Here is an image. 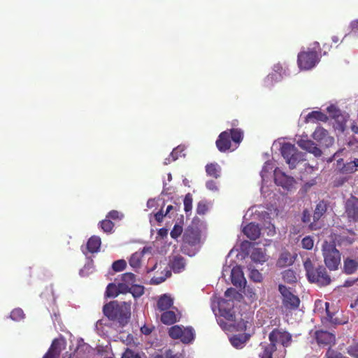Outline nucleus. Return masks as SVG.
Wrapping results in <instances>:
<instances>
[{
	"label": "nucleus",
	"mask_w": 358,
	"mask_h": 358,
	"mask_svg": "<svg viewBox=\"0 0 358 358\" xmlns=\"http://www.w3.org/2000/svg\"><path fill=\"white\" fill-rule=\"evenodd\" d=\"M231 282L236 287H245L246 280L240 266L234 267L231 271Z\"/></svg>",
	"instance_id": "obj_16"
},
{
	"label": "nucleus",
	"mask_w": 358,
	"mask_h": 358,
	"mask_svg": "<svg viewBox=\"0 0 358 358\" xmlns=\"http://www.w3.org/2000/svg\"><path fill=\"white\" fill-rule=\"evenodd\" d=\"M183 151L184 149L182 146H178L177 148H174L170 154V157L172 158V161H176L182 155L184 156L185 155L182 154Z\"/></svg>",
	"instance_id": "obj_49"
},
{
	"label": "nucleus",
	"mask_w": 358,
	"mask_h": 358,
	"mask_svg": "<svg viewBox=\"0 0 358 358\" xmlns=\"http://www.w3.org/2000/svg\"><path fill=\"white\" fill-rule=\"evenodd\" d=\"M317 49H320V44L315 42L312 48H308L298 54L297 63L300 69L310 70L319 62L320 56Z\"/></svg>",
	"instance_id": "obj_5"
},
{
	"label": "nucleus",
	"mask_w": 358,
	"mask_h": 358,
	"mask_svg": "<svg viewBox=\"0 0 358 358\" xmlns=\"http://www.w3.org/2000/svg\"><path fill=\"white\" fill-rule=\"evenodd\" d=\"M278 79V76L276 73H273L267 76L265 79V83L266 85H271L273 81H276Z\"/></svg>",
	"instance_id": "obj_56"
},
{
	"label": "nucleus",
	"mask_w": 358,
	"mask_h": 358,
	"mask_svg": "<svg viewBox=\"0 0 358 358\" xmlns=\"http://www.w3.org/2000/svg\"><path fill=\"white\" fill-rule=\"evenodd\" d=\"M325 310L327 313V320L334 325L344 324L348 322V320H341L338 317H334L335 313L331 312L329 310V303H325Z\"/></svg>",
	"instance_id": "obj_25"
},
{
	"label": "nucleus",
	"mask_w": 358,
	"mask_h": 358,
	"mask_svg": "<svg viewBox=\"0 0 358 358\" xmlns=\"http://www.w3.org/2000/svg\"><path fill=\"white\" fill-rule=\"evenodd\" d=\"M237 326L239 330L244 331L246 329L247 327V322L244 321L243 320H241Z\"/></svg>",
	"instance_id": "obj_62"
},
{
	"label": "nucleus",
	"mask_w": 358,
	"mask_h": 358,
	"mask_svg": "<svg viewBox=\"0 0 358 358\" xmlns=\"http://www.w3.org/2000/svg\"><path fill=\"white\" fill-rule=\"evenodd\" d=\"M314 241L312 237L307 236L301 241V245L303 248L306 250H311L313 248Z\"/></svg>",
	"instance_id": "obj_45"
},
{
	"label": "nucleus",
	"mask_w": 358,
	"mask_h": 358,
	"mask_svg": "<svg viewBox=\"0 0 358 358\" xmlns=\"http://www.w3.org/2000/svg\"><path fill=\"white\" fill-rule=\"evenodd\" d=\"M99 226L104 232L111 233L114 227V223L106 217L105 220L99 222Z\"/></svg>",
	"instance_id": "obj_36"
},
{
	"label": "nucleus",
	"mask_w": 358,
	"mask_h": 358,
	"mask_svg": "<svg viewBox=\"0 0 358 358\" xmlns=\"http://www.w3.org/2000/svg\"><path fill=\"white\" fill-rule=\"evenodd\" d=\"M205 169L206 174L208 176L216 179L220 177L222 169L217 163L214 162L207 164Z\"/></svg>",
	"instance_id": "obj_23"
},
{
	"label": "nucleus",
	"mask_w": 358,
	"mask_h": 358,
	"mask_svg": "<svg viewBox=\"0 0 358 358\" xmlns=\"http://www.w3.org/2000/svg\"><path fill=\"white\" fill-rule=\"evenodd\" d=\"M130 293L134 298H138L144 294V287L142 285H133L130 287Z\"/></svg>",
	"instance_id": "obj_39"
},
{
	"label": "nucleus",
	"mask_w": 358,
	"mask_h": 358,
	"mask_svg": "<svg viewBox=\"0 0 358 358\" xmlns=\"http://www.w3.org/2000/svg\"><path fill=\"white\" fill-rule=\"evenodd\" d=\"M201 235L197 228L188 227L182 236V243L181 251L188 256H193L196 254L195 247L200 243Z\"/></svg>",
	"instance_id": "obj_4"
},
{
	"label": "nucleus",
	"mask_w": 358,
	"mask_h": 358,
	"mask_svg": "<svg viewBox=\"0 0 358 358\" xmlns=\"http://www.w3.org/2000/svg\"><path fill=\"white\" fill-rule=\"evenodd\" d=\"M126 266H127V262L124 259H119V260L115 261L112 265L113 269L116 272L123 271L126 268Z\"/></svg>",
	"instance_id": "obj_42"
},
{
	"label": "nucleus",
	"mask_w": 358,
	"mask_h": 358,
	"mask_svg": "<svg viewBox=\"0 0 358 358\" xmlns=\"http://www.w3.org/2000/svg\"><path fill=\"white\" fill-rule=\"evenodd\" d=\"M101 244L100 237L92 236L90 237L87 243V248L90 253H95L99 252Z\"/></svg>",
	"instance_id": "obj_24"
},
{
	"label": "nucleus",
	"mask_w": 358,
	"mask_h": 358,
	"mask_svg": "<svg viewBox=\"0 0 358 358\" xmlns=\"http://www.w3.org/2000/svg\"><path fill=\"white\" fill-rule=\"evenodd\" d=\"M245 341V336L243 335L234 336L230 338L231 344L236 348H241Z\"/></svg>",
	"instance_id": "obj_34"
},
{
	"label": "nucleus",
	"mask_w": 358,
	"mask_h": 358,
	"mask_svg": "<svg viewBox=\"0 0 358 358\" xmlns=\"http://www.w3.org/2000/svg\"><path fill=\"white\" fill-rule=\"evenodd\" d=\"M280 152L291 169L296 168L297 164L303 160V155L289 143H285L281 146Z\"/></svg>",
	"instance_id": "obj_8"
},
{
	"label": "nucleus",
	"mask_w": 358,
	"mask_h": 358,
	"mask_svg": "<svg viewBox=\"0 0 358 358\" xmlns=\"http://www.w3.org/2000/svg\"><path fill=\"white\" fill-rule=\"evenodd\" d=\"M322 255L327 267L331 271H336L341 264V253L336 249L334 242L325 241L322 244Z\"/></svg>",
	"instance_id": "obj_6"
},
{
	"label": "nucleus",
	"mask_w": 358,
	"mask_h": 358,
	"mask_svg": "<svg viewBox=\"0 0 358 358\" xmlns=\"http://www.w3.org/2000/svg\"><path fill=\"white\" fill-rule=\"evenodd\" d=\"M303 266L310 282L315 283L320 287L327 286L331 283V277L324 266L314 265L309 258L304 261Z\"/></svg>",
	"instance_id": "obj_2"
},
{
	"label": "nucleus",
	"mask_w": 358,
	"mask_h": 358,
	"mask_svg": "<svg viewBox=\"0 0 358 358\" xmlns=\"http://www.w3.org/2000/svg\"><path fill=\"white\" fill-rule=\"evenodd\" d=\"M308 120H315L321 122H327L328 120V117L326 114L320 112V111H312L309 113L307 115Z\"/></svg>",
	"instance_id": "obj_32"
},
{
	"label": "nucleus",
	"mask_w": 358,
	"mask_h": 358,
	"mask_svg": "<svg viewBox=\"0 0 358 358\" xmlns=\"http://www.w3.org/2000/svg\"><path fill=\"white\" fill-rule=\"evenodd\" d=\"M345 208L348 219L354 222H358V199L352 196L348 199Z\"/></svg>",
	"instance_id": "obj_12"
},
{
	"label": "nucleus",
	"mask_w": 358,
	"mask_h": 358,
	"mask_svg": "<svg viewBox=\"0 0 358 358\" xmlns=\"http://www.w3.org/2000/svg\"><path fill=\"white\" fill-rule=\"evenodd\" d=\"M252 260L257 263L266 262V256L261 248H255L250 255Z\"/></svg>",
	"instance_id": "obj_30"
},
{
	"label": "nucleus",
	"mask_w": 358,
	"mask_h": 358,
	"mask_svg": "<svg viewBox=\"0 0 358 358\" xmlns=\"http://www.w3.org/2000/svg\"><path fill=\"white\" fill-rule=\"evenodd\" d=\"M346 357L343 355L342 353L336 351L331 348V347L329 348L327 351L326 352L324 355V358H345Z\"/></svg>",
	"instance_id": "obj_44"
},
{
	"label": "nucleus",
	"mask_w": 358,
	"mask_h": 358,
	"mask_svg": "<svg viewBox=\"0 0 358 358\" xmlns=\"http://www.w3.org/2000/svg\"><path fill=\"white\" fill-rule=\"evenodd\" d=\"M244 133L241 129L233 128L227 129L220 134L216 140L215 145L218 150L225 152L231 149V141L239 145L243 139Z\"/></svg>",
	"instance_id": "obj_3"
},
{
	"label": "nucleus",
	"mask_w": 358,
	"mask_h": 358,
	"mask_svg": "<svg viewBox=\"0 0 358 358\" xmlns=\"http://www.w3.org/2000/svg\"><path fill=\"white\" fill-rule=\"evenodd\" d=\"M350 28L352 31L358 30V20H355L351 22Z\"/></svg>",
	"instance_id": "obj_64"
},
{
	"label": "nucleus",
	"mask_w": 358,
	"mask_h": 358,
	"mask_svg": "<svg viewBox=\"0 0 358 358\" xmlns=\"http://www.w3.org/2000/svg\"><path fill=\"white\" fill-rule=\"evenodd\" d=\"M178 320V317L175 311L166 310L161 315V322L166 325H171Z\"/></svg>",
	"instance_id": "obj_19"
},
{
	"label": "nucleus",
	"mask_w": 358,
	"mask_h": 358,
	"mask_svg": "<svg viewBox=\"0 0 358 358\" xmlns=\"http://www.w3.org/2000/svg\"><path fill=\"white\" fill-rule=\"evenodd\" d=\"M165 213H164L162 210L158 211L155 214V218L157 222H162L164 217H166Z\"/></svg>",
	"instance_id": "obj_58"
},
{
	"label": "nucleus",
	"mask_w": 358,
	"mask_h": 358,
	"mask_svg": "<svg viewBox=\"0 0 358 358\" xmlns=\"http://www.w3.org/2000/svg\"><path fill=\"white\" fill-rule=\"evenodd\" d=\"M143 257L142 252H135L131 255L129 259V265L134 268H138L141 266V259Z\"/></svg>",
	"instance_id": "obj_31"
},
{
	"label": "nucleus",
	"mask_w": 358,
	"mask_h": 358,
	"mask_svg": "<svg viewBox=\"0 0 358 358\" xmlns=\"http://www.w3.org/2000/svg\"><path fill=\"white\" fill-rule=\"evenodd\" d=\"M358 264L353 259H346L344 262V271L347 274H352L357 269Z\"/></svg>",
	"instance_id": "obj_33"
},
{
	"label": "nucleus",
	"mask_w": 358,
	"mask_h": 358,
	"mask_svg": "<svg viewBox=\"0 0 358 358\" xmlns=\"http://www.w3.org/2000/svg\"><path fill=\"white\" fill-rule=\"evenodd\" d=\"M328 204L324 201H320L315 207V209L313 213V220L314 221L319 220L327 212Z\"/></svg>",
	"instance_id": "obj_26"
},
{
	"label": "nucleus",
	"mask_w": 358,
	"mask_h": 358,
	"mask_svg": "<svg viewBox=\"0 0 358 358\" xmlns=\"http://www.w3.org/2000/svg\"><path fill=\"white\" fill-rule=\"evenodd\" d=\"M182 334L181 336L179 338V339L183 343H189L191 341L194 340V334L193 329L192 327H186L182 329Z\"/></svg>",
	"instance_id": "obj_28"
},
{
	"label": "nucleus",
	"mask_w": 358,
	"mask_h": 358,
	"mask_svg": "<svg viewBox=\"0 0 358 358\" xmlns=\"http://www.w3.org/2000/svg\"><path fill=\"white\" fill-rule=\"evenodd\" d=\"M356 171V168H354L352 161L344 164L341 169V172L343 173H352Z\"/></svg>",
	"instance_id": "obj_47"
},
{
	"label": "nucleus",
	"mask_w": 358,
	"mask_h": 358,
	"mask_svg": "<svg viewBox=\"0 0 358 358\" xmlns=\"http://www.w3.org/2000/svg\"><path fill=\"white\" fill-rule=\"evenodd\" d=\"M173 304V299L167 295H162L157 301V308L160 311L169 310Z\"/></svg>",
	"instance_id": "obj_22"
},
{
	"label": "nucleus",
	"mask_w": 358,
	"mask_h": 358,
	"mask_svg": "<svg viewBox=\"0 0 358 358\" xmlns=\"http://www.w3.org/2000/svg\"><path fill=\"white\" fill-rule=\"evenodd\" d=\"M182 226L176 224L173 226V228L171 231L170 235L171 237L173 239H177L182 233Z\"/></svg>",
	"instance_id": "obj_46"
},
{
	"label": "nucleus",
	"mask_w": 358,
	"mask_h": 358,
	"mask_svg": "<svg viewBox=\"0 0 358 358\" xmlns=\"http://www.w3.org/2000/svg\"><path fill=\"white\" fill-rule=\"evenodd\" d=\"M262 348L263 349L262 352L259 354V358H273V353L275 351H273L261 344Z\"/></svg>",
	"instance_id": "obj_51"
},
{
	"label": "nucleus",
	"mask_w": 358,
	"mask_h": 358,
	"mask_svg": "<svg viewBox=\"0 0 358 358\" xmlns=\"http://www.w3.org/2000/svg\"><path fill=\"white\" fill-rule=\"evenodd\" d=\"M117 286L115 283H109L105 292V296L108 298H115L119 295Z\"/></svg>",
	"instance_id": "obj_35"
},
{
	"label": "nucleus",
	"mask_w": 358,
	"mask_h": 358,
	"mask_svg": "<svg viewBox=\"0 0 358 358\" xmlns=\"http://www.w3.org/2000/svg\"><path fill=\"white\" fill-rule=\"evenodd\" d=\"M297 145L303 150L314 155L315 157H320L322 150L311 140L301 138L297 141Z\"/></svg>",
	"instance_id": "obj_14"
},
{
	"label": "nucleus",
	"mask_w": 358,
	"mask_h": 358,
	"mask_svg": "<svg viewBox=\"0 0 358 358\" xmlns=\"http://www.w3.org/2000/svg\"><path fill=\"white\" fill-rule=\"evenodd\" d=\"M313 138L321 145L329 146L334 144V139L329 135L327 130L322 127H317L313 134Z\"/></svg>",
	"instance_id": "obj_11"
},
{
	"label": "nucleus",
	"mask_w": 358,
	"mask_h": 358,
	"mask_svg": "<svg viewBox=\"0 0 358 358\" xmlns=\"http://www.w3.org/2000/svg\"><path fill=\"white\" fill-rule=\"evenodd\" d=\"M117 286V288L118 289L119 294H125V293H127V292H130V287H131V286H129L127 283H124V282H122L118 283V285Z\"/></svg>",
	"instance_id": "obj_52"
},
{
	"label": "nucleus",
	"mask_w": 358,
	"mask_h": 358,
	"mask_svg": "<svg viewBox=\"0 0 358 358\" xmlns=\"http://www.w3.org/2000/svg\"><path fill=\"white\" fill-rule=\"evenodd\" d=\"M356 240V234L352 230L343 231L340 234L336 235L332 242L340 247L347 248L350 246Z\"/></svg>",
	"instance_id": "obj_10"
},
{
	"label": "nucleus",
	"mask_w": 358,
	"mask_h": 358,
	"mask_svg": "<svg viewBox=\"0 0 358 358\" xmlns=\"http://www.w3.org/2000/svg\"><path fill=\"white\" fill-rule=\"evenodd\" d=\"M249 276L251 280L256 282H260L263 278L262 273L257 269H251Z\"/></svg>",
	"instance_id": "obj_48"
},
{
	"label": "nucleus",
	"mask_w": 358,
	"mask_h": 358,
	"mask_svg": "<svg viewBox=\"0 0 358 358\" xmlns=\"http://www.w3.org/2000/svg\"><path fill=\"white\" fill-rule=\"evenodd\" d=\"M275 183L284 188H288L292 183L293 178L287 176L280 169L276 168L273 173Z\"/></svg>",
	"instance_id": "obj_15"
},
{
	"label": "nucleus",
	"mask_w": 358,
	"mask_h": 358,
	"mask_svg": "<svg viewBox=\"0 0 358 358\" xmlns=\"http://www.w3.org/2000/svg\"><path fill=\"white\" fill-rule=\"evenodd\" d=\"M241 295L240 294L232 287L228 288L224 292V296L228 298V303H233V300L236 299Z\"/></svg>",
	"instance_id": "obj_38"
},
{
	"label": "nucleus",
	"mask_w": 358,
	"mask_h": 358,
	"mask_svg": "<svg viewBox=\"0 0 358 358\" xmlns=\"http://www.w3.org/2000/svg\"><path fill=\"white\" fill-rule=\"evenodd\" d=\"M220 310L222 315L228 320L233 321L235 315L233 311L234 304L228 303L227 299H223L220 303Z\"/></svg>",
	"instance_id": "obj_18"
},
{
	"label": "nucleus",
	"mask_w": 358,
	"mask_h": 358,
	"mask_svg": "<svg viewBox=\"0 0 358 358\" xmlns=\"http://www.w3.org/2000/svg\"><path fill=\"white\" fill-rule=\"evenodd\" d=\"M123 214L117 210H113L110 211L107 215L106 217L109 220H120L123 217Z\"/></svg>",
	"instance_id": "obj_50"
},
{
	"label": "nucleus",
	"mask_w": 358,
	"mask_h": 358,
	"mask_svg": "<svg viewBox=\"0 0 358 358\" xmlns=\"http://www.w3.org/2000/svg\"><path fill=\"white\" fill-rule=\"evenodd\" d=\"M207 210H208V207H207L206 204L203 201L199 202V203L197 204V206H196V213L199 215H204Z\"/></svg>",
	"instance_id": "obj_54"
},
{
	"label": "nucleus",
	"mask_w": 358,
	"mask_h": 358,
	"mask_svg": "<svg viewBox=\"0 0 358 358\" xmlns=\"http://www.w3.org/2000/svg\"><path fill=\"white\" fill-rule=\"evenodd\" d=\"M206 187L210 191H217L218 189L217 182L213 180H208L206 182Z\"/></svg>",
	"instance_id": "obj_57"
},
{
	"label": "nucleus",
	"mask_w": 358,
	"mask_h": 358,
	"mask_svg": "<svg viewBox=\"0 0 358 358\" xmlns=\"http://www.w3.org/2000/svg\"><path fill=\"white\" fill-rule=\"evenodd\" d=\"M122 281L131 286L136 281L135 275L132 273H125L122 275Z\"/></svg>",
	"instance_id": "obj_41"
},
{
	"label": "nucleus",
	"mask_w": 358,
	"mask_h": 358,
	"mask_svg": "<svg viewBox=\"0 0 358 358\" xmlns=\"http://www.w3.org/2000/svg\"><path fill=\"white\" fill-rule=\"evenodd\" d=\"M10 317L14 321H20L24 317V313L21 308H15L11 311Z\"/></svg>",
	"instance_id": "obj_40"
},
{
	"label": "nucleus",
	"mask_w": 358,
	"mask_h": 358,
	"mask_svg": "<svg viewBox=\"0 0 358 358\" xmlns=\"http://www.w3.org/2000/svg\"><path fill=\"white\" fill-rule=\"evenodd\" d=\"M141 332L145 335H149L152 332V329L148 326L144 325L141 328Z\"/></svg>",
	"instance_id": "obj_61"
},
{
	"label": "nucleus",
	"mask_w": 358,
	"mask_h": 358,
	"mask_svg": "<svg viewBox=\"0 0 358 358\" xmlns=\"http://www.w3.org/2000/svg\"><path fill=\"white\" fill-rule=\"evenodd\" d=\"M122 358H141L139 355L134 354L131 350L126 351Z\"/></svg>",
	"instance_id": "obj_59"
},
{
	"label": "nucleus",
	"mask_w": 358,
	"mask_h": 358,
	"mask_svg": "<svg viewBox=\"0 0 358 358\" xmlns=\"http://www.w3.org/2000/svg\"><path fill=\"white\" fill-rule=\"evenodd\" d=\"M310 220V215L308 210H304L303 212L302 221L303 222H309Z\"/></svg>",
	"instance_id": "obj_60"
},
{
	"label": "nucleus",
	"mask_w": 358,
	"mask_h": 358,
	"mask_svg": "<svg viewBox=\"0 0 358 358\" xmlns=\"http://www.w3.org/2000/svg\"><path fill=\"white\" fill-rule=\"evenodd\" d=\"M278 291L282 295V303L283 306L288 310H296L300 304L299 298L294 295L285 285L280 284Z\"/></svg>",
	"instance_id": "obj_9"
},
{
	"label": "nucleus",
	"mask_w": 358,
	"mask_h": 358,
	"mask_svg": "<svg viewBox=\"0 0 358 358\" xmlns=\"http://www.w3.org/2000/svg\"><path fill=\"white\" fill-rule=\"evenodd\" d=\"M315 338L318 345H331L336 342L335 335L327 331H316L315 332Z\"/></svg>",
	"instance_id": "obj_13"
},
{
	"label": "nucleus",
	"mask_w": 358,
	"mask_h": 358,
	"mask_svg": "<svg viewBox=\"0 0 358 358\" xmlns=\"http://www.w3.org/2000/svg\"><path fill=\"white\" fill-rule=\"evenodd\" d=\"M103 313L110 320L124 326L131 317V303L110 301L103 306Z\"/></svg>",
	"instance_id": "obj_1"
},
{
	"label": "nucleus",
	"mask_w": 358,
	"mask_h": 358,
	"mask_svg": "<svg viewBox=\"0 0 358 358\" xmlns=\"http://www.w3.org/2000/svg\"><path fill=\"white\" fill-rule=\"evenodd\" d=\"M243 232L248 238L255 241L260 236L261 229L258 224L250 222L243 228Z\"/></svg>",
	"instance_id": "obj_17"
},
{
	"label": "nucleus",
	"mask_w": 358,
	"mask_h": 358,
	"mask_svg": "<svg viewBox=\"0 0 358 358\" xmlns=\"http://www.w3.org/2000/svg\"><path fill=\"white\" fill-rule=\"evenodd\" d=\"M60 352V343L57 339H55L43 358H57L59 356Z\"/></svg>",
	"instance_id": "obj_20"
},
{
	"label": "nucleus",
	"mask_w": 358,
	"mask_h": 358,
	"mask_svg": "<svg viewBox=\"0 0 358 358\" xmlns=\"http://www.w3.org/2000/svg\"><path fill=\"white\" fill-rule=\"evenodd\" d=\"M294 259L291 254L288 252H284L281 253L279 259L277 262V265L279 267H285L292 264Z\"/></svg>",
	"instance_id": "obj_27"
},
{
	"label": "nucleus",
	"mask_w": 358,
	"mask_h": 358,
	"mask_svg": "<svg viewBox=\"0 0 358 358\" xmlns=\"http://www.w3.org/2000/svg\"><path fill=\"white\" fill-rule=\"evenodd\" d=\"M245 292V294L250 298L255 299L256 297V294L252 288H248Z\"/></svg>",
	"instance_id": "obj_63"
},
{
	"label": "nucleus",
	"mask_w": 358,
	"mask_h": 358,
	"mask_svg": "<svg viewBox=\"0 0 358 358\" xmlns=\"http://www.w3.org/2000/svg\"><path fill=\"white\" fill-rule=\"evenodd\" d=\"M269 344L263 346L273 350H277V345L280 344L284 348H287L292 343V335L281 328L273 329L268 334Z\"/></svg>",
	"instance_id": "obj_7"
},
{
	"label": "nucleus",
	"mask_w": 358,
	"mask_h": 358,
	"mask_svg": "<svg viewBox=\"0 0 358 358\" xmlns=\"http://www.w3.org/2000/svg\"><path fill=\"white\" fill-rule=\"evenodd\" d=\"M171 273L170 271H166V274L164 277H153L151 279V282L152 284L158 285L164 282L168 277L171 276Z\"/></svg>",
	"instance_id": "obj_53"
},
{
	"label": "nucleus",
	"mask_w": 358,
	"mask_h": 358,
	"mask_svg": "<svg viewBox=\"0 0 358 358\" xmlns=\"http://www.w3.org/2000/svg\"><path fill=\"white\" fill-rule=\"evenodd\" d=\"M283 281L288 284H294L297 281L296 272L292 269H287L282 272Z\"/></svg>",
	"instance_id": "obj_29"
},
{
	"label": "nucleus",
	"mask_w": 358,
	"mask_h": 358,
	"mask_svg": "<svg viewBox=\"0 0 358 358\" xmlns=\"http://www.w3.org/2000/svg\"><path fill=\"white\" fill-rule=\"evenodd\" d=\"M185 259L180 255L173 257L171 261V268L175 273H180L185 269Z\"/></svg>",
	"instance_id": "obj_21"
},
{
	"label": "nucleus",
	"mask_w": 358,
	"mask_h": 358,
	"mask_svg": "<svg viewBox=\"0 0 358 358\" xmlns=\"http://www.w3.org/2000/svg\"><path fill=\"white\" fill-rule=\"evenodd\" d=\"M183 202L184 210L185 213L191 211L192 208V196L190 193H188L185 195Z\"/></svg>",
	"instance_id": "obj_43"
},
{
	"label": "nucleus",
	"mask_w": 358,
	"mask_h": 358,
	"mask_svg": "<svg viewBox=\"0 0 358 358\" xmlns=\"http://www.w3.org/2000/svg\"><path fill=\"white\" fill-rule=\"evenodd\" d=\"M348 352L350 356L358 358V343L350 346Z\"/></svg>",
	"instance_id": "obj_55"
},
{
	"label": "nucleus",
	"mask_w": 358,
	"mask_h": 358,
	"mask_svg": "<svg viewBox=\"0 0 358 358\" xmlns=\"http://www.w3.org/2000/svg\"><path fill=\"white\" fill-rule=\"evenodd\" d=\"M182 327L179 325H174L171 327L169 329V336L173 339H179L182 332Z\"/></svg>",
	"instance_id": "obj_37"
}]
</instances>
